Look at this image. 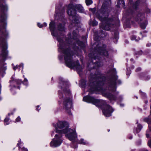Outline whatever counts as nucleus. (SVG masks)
Instances as JSON below:
<instances>
[{
	"label": "nucleus",
	"instance_id": "f257e3e1",
	"mask_svg": "<svg viewBox=\"0 0 151 151\" xmlns=\"http://www.w3.org/2000/svg\"><path fill=\"white\" fill-rule=\"evenodd\" d=\"M57 125L58 128L63 129L58 130L55 126L56 133L57 134L55 135V138L50 142L51 147H57L61 144L62 141V133L65 134L66 137L70 141H74L76 139L77 135L75 130L68 128V125L66 122L59 121L57 123Z\"/></svg>",
	"mask_w": 151,
	"mask_h": 151
},
{
	"label": "nucleus",
	"instance_id": "f03ea898",
	"mask_svg": "<svg viewBox=\"0 0 151 151\" xmlns=\"http://www.w3.org/2000/svg\"><path fill=\"white\" fill-rule=\"evenodd\" d=\"M104 79H105L104 77H101V75L99 74L96 78L90 80L89 84L90 91L93 92L96 91H100L101 89V86L104 83Z\"/></svg>",
	"mask_w": 151,
	"mask_h": 151
},
{
	"label": "nucleus",
	"instance_id": "7ed1b4c3",
	"mask_svg": "<svg viewBox=\"0 0 151 151\" xmlns=\"http://www.w3.org/2000/svg\"><path fill=\"white\" fill-rule=\"evenodd\" d=\"M108 16L107 13H101L99 15H97V17L102 22L100 24V27L103 29L109 30L110 29L109 23L111 22V20L108 18Z\"/></svg>",
	"mask_w": 151,
	"mask_h": 151
},
{
	"label": "nucleus",
	"instance_id": "20e7f679",
	"mask_svg": "<svg viewBox=\"0 0 151 151\" xmlns=\"http://www.w3.org/2000/svg\"><path fill=\"white\" fill-rule=\"evenodd\" d=\"M63 52L65 54V59L66 64L68 66L72 68L74 67L77 68V67L79 66L78 61H77L76 63L73 62L71 55L69 49H67L64 51Z\"/></svg>",
	"mask_w": 151,
	"mask_h": 151
},
{
	"label": "nucleus",
	"instance_id": "39448f33",
	"mask_svg": "<svg viewBox=\"0 0 151 151\" xmlns=\"http://www.w3.org/2000/svg\"><path fill=\"white\" fill-rule=\"evenodd\" d=\"M7 35L6 33H2L0 37V45L1 49L2 55L5 57L7 55L8 52L6 51L7 46L5 38Z\"/></svg>",
	"mask_w": 151,
	"mask_h": 151
},
{
	"label": "nucleus",
	"instance_id": "423d86ee",
	"mask_svg": "<svg viewBox=\"0 0 151 151\" xmlns=\"http://www.w3.org/2000/svg\"><path fill=\"white\" fill-rule=\"evenodd\" d=\"M84 101L87 102L91 103L96 106H99L101 105L100 101L91 96H87L83 98Z\"/></svg>",
	"mask_w": 151,
	"mask_h": 151
},
{
	"label": "nucleus",
	"instance_id": "0eeeda50",
	"mask_svg": "<svg viewBox=\"0 0 151 151\" xmlns=\"http://www.w3.org/2000/svg\"><path fill=\"white\" fill-rule=\"evenodd\" d=\"M63 104L66 109H68L71 108L72 105V101L69 96L64 97Z\"/></svg>",
	"mask_w": 151,
	"mask_h": 151
},
{
	"label": "nucleus",
	"instance_id": "6e6552de",
	"mask_svg": "<svg viewBox=\"0 0 151 151\" xmlns=\"http://www.w3.org/2000/svg\"><path fill=\"white\" fill-rule=\"evenodd\" d=\"M113 111L112 108L108 105L105 106L104 109L103 110V112L106 116H109Z\"/></svg>",
	"mask_w": 151,
	"mask_h": 151
},
{
	"label": "nucleus",
	"instance_id": "1a4fd4ad",
	"mask_svg": "<svg viewBox=\"0 0 151 151\" xmlns=\"http://www.w3.org/2000/svg\"><path fill=\"white\" fill-rule=\"evenodd\" d=\"M106 46L104 45V48H99L98 52L99 55H103L105 56H106L108 55V53L107 51L104 49V48Z\"/></svg>",
	"mask_w": 151,
	"mask_h": 151
},
{
	"label": "nucleus",
	"instance_id": "9d476101",
	"mask_svg": "<svg viewBox=\"0 0 151 151\" xmlns=\"http://www.w3.org/2000/svg\"><path fill=\"white\" fill-rule=\"evenodd\" d=\"M76 9L80 12H83V9L82 6L80 4H77L75 5Z\"/></svg>",
	"mask_w": 151,
	"mask_h": 151
},
{
	"label": "nucleus",
	"instance_id": "9b49d317",
	"mask_svg": "<svg viewBox=\"0 0 151 151\" xmlns=\"http://www.w3.org/2000/svg\"><path fill=\"white\" fill-rule=\"evenodd\" d=\"M144 18V15L141 13L138 14L137 17V19L138 21H141L143 20Z\"/></svg>",
	"mask_w": 151,
	"mask_h": 151
},
{
	"label": "nucleus",
	"instance_id": "f8f14e48",
	"mask_svg": "<svg viewBox=\"0 0 151 151\" xmlns=\"http://www.w3.org/2000/svg\"><path fill=\"white\" fill-rule=\"evenodd\" d=\"M6 19V16L4 14H3L0 16V20L2 22H5Z\"/></svg>",
	"mask_w": 151,
	"mask_h": 151
},
{
	"label": "nucleus",
	"instance_id": "ddd939ff",
	"mask_svg": "<svg viewBox=\"0 0 151 151\" xmlns=\"http://www.w3.org/2000/svg\"><path fill=\"white\" fill-rule=\"evenodd\" d=\"M64 25L65 24L63 23L62 24H59L58 25V29L59 30L64 31Z\"/></svg>",
	"mask_w": 151,
	"mask_h": 151
},
{
	"label": "nucleus",
	"instance_id": "4468645a",
	"mask_svg": "<svg viewBox=\"0 0 151 151\" xmlns=\"http://www.w3.org/2000/svg\"><path fill=\"white\" fill-rule=\"evenodd\" d=\"M50 28L51 30L53 31L54 28V23L51 22L50 24Z\"/></svg>",
	"mask_w": 151,
	"mask_h": 151
},
{
	"label": "nucleus",
	"instance_id": "2eb2a0df",
	"mask_svg": "<svg viewBox=\"0 0 151 151\" xmlns=\"http://www.w3.org/2000/svg\"><path fill=\"white\" fill-rule=\"evenodd\" d=\"M67 13L70 16H74L75 15V13H74V14H73L72 12V11L71 9H69L67 11Z\"/></svg>",
	"mask_w": 151,
	"mask_h": 151
},
{
	"label": "nucleus",
	"instance_id": "dca6fc26",
	"mask_svg": "<svg viewBox=\"0 0 151 151\" xmlns=\"http://www.w3.org/2000/svg\"><path fill=\"white\" fill-rule=\"evenodd\" d=\"M147 24V23L146 22L145 23H142L140 24V26L143 29H145L146 26Z\"/></svg>",
	"mask_w": 151,
	"mask_h": 151
},
{
	"label": "nucleus",
	"instance_id": "f3484780",
	"mask_svg": "<svg viewBox=\"0 0 151 151\" xmlns=\"http://www.w3.org/2000/svg\"><path fill=\"white\" fill-rule=\"evenodd\" d=\"M131 39L132 40H135L136 41H138L140 39L138 37H137L136 36H133L132 37Z\"/></svg>",
	"mask_w": 151,
	"mask_h": 151
},
{
	"label": "nucleus",
	"instance_id": "a211bd4d",
	"mask_svg": "<svg viewBox=\"0 0 151 151\" xmlns=\"http://www.w3.org/2000/svg\"><path fill=\"white\" fill-rule=\"evenodd\" d=\"M86 2L87 5H89L92 3V0H86Z\"/></svg>",
	"mask_w": 151,
	"mask_h": 151
},
{
	"label": "nucleus",
	"instance_id": "6ab92c4d",
	"mask_svg": "<svg viewBox=\"0 0 151 151\" xmlns=\"http://www.w3.org/2000/svg\"><path fill=\"white\" fill-rule=\"evenodd\" d=\"M1 8L2 10H6L7 9V7L6 5H3L1 7Z\"/></svg>",
	"mask_w": 151,
	"mask_h": 151
},
{
	"label": "nucleus",
	"instance_id": "aec40b11",
	"mask_svg": "<svg viewBox=\"0 0 151 151\" xmlns=\"http://www.w3.org/2000/svg\"><path fill=\"white\" fill-rule=\"evenodd\" d=\"M96 65L97 66L99 67L103 65L102 63L101 62H97L96 63Z\"/></svg>",
	"mask_w": 151,
	"mask_h": 151
},
{
	"label": "nucleus",
	"instance_id": "412c9836",
	"mask_svg": "<svg viewBox=\"0 0 151 151\" xmlns=\"http://www.w3.org/2000/svg\"><path fill=\"white\" fill-rule=\"evenodd\" d=\"M98 24V22L95 21H93V22L92 25L93 26H96Z\"/></svg>",
	"mask_w": 151,
	"mask_h": 151
},
{
	"label": "nucleus",
	"instance_id": "4be33fe9",
	"mask_svg": "<svg viewBox=\"0 0 151 151\" xmlns=\"http://www.w3.org/2000/svg\"><path fill=\"white\" fill-rule=\"evenodd\" d=\"M80 142L83 144H85V142H84V141L83 139H81L80 140Z\"/></svg>",
	"mask_w": 151,
	"mask_h": 151
},
{
	"label": "nucleus",
	"instance_id": "5701e85b",
	"mask_svg": "<svg viewBox=\"0 0 151 151\" xmlns=\"http://www.w3.org/2000/svg\"><path fill=\"white\" fill-rule=\"evenodd\" d=\"M119 1V2L118 3V4H119V5H120L119 4H121V3L124 4V1H123V0H120Z\"/></svg>",
	"mask_w": 151,
	"mask_h": 151
},
{
	"label": "nucleus",
	"instance_id": "b1692460",
	"mask_svg": "<svg viewBox=\"0 0 151 151\" xmlns=\"http://www.w3.org/2000/svg\"><path fill=\"white\" fill-rule=\"evenodd\" d=\"M38 26L40 28H42L43 27V26L42 24H40V23H38L37 24Z\"/></svg>",
	"mask_w": 151,
	"mask_h": 151
},
{
	"label": "nucleus",
	"instance_id": "393cba45",
	"mask_svg": "<svg viewBox=\"0 0 151 151\" xmlns=\"http://www.w3.org/2000/svg\"><path fill=\"white\" fill-rule=\"evenodd\" d=\"M115 85H116L115 83V82H114L113 83V85L112 86V87L114 88V89H115Z\"/></svg>",
	"mask_w": 151,
	"mask_h": 151
},
{
	"label": "nucleus",
	"instance_id": "a878e982",
	"mask_svg": "<svg viewBox=\"0 0 151 151\" xmlns=\"http://www.w3.org/2000/svg\"><path fill=\"white\" fill-rule=\"evenodd\" d=\"M20 120V118L19 117H18L16 119V121L17 122L19 121Z\"/></svg>",
	"mask_w": 151,
	"mask_h": 151
},
{
	"label": "nucleus",
	"instance_id": "bb28decb",
	"mask_svg": "<svg viewBox=\"0 0 151 151\" xmlns=\"http://www.w3.org/2000/svg\"><path fill=\"white\" fill-rule=\"evenodd\" d=\"M73 35L74 37H76L77 35L74 32H73Z\"/></svg>",
	"mask_w": 151,
	"mask_h": 151
},
{
	"label": "nucleus",
	"instance_id": "cd10ccee",
	"mask_svg": "<svg viewBox=\"0 0 151 151\" xmlns=\"http://www.w3.org/2000/svg\"><path fill=\"white\" fill-rule=\"evenodd\" d=\"M141 70V68H138L136 69V71H140Z\"/></svg>",
	"mask_w": 151,
	"mask_h": 151
},
{
	"label": "nucleus",
	"instance_id": "c85d7f7f",
	"mask_svg": "<svg viewBox=\"0 0 151 151\" xmlns=\"http://www.w3.org/2000/svg\"><path fill=\"white\" fill-rule=\"evenodd\" d=\"M91 54H89V57H91L92 58H93L94 59H96L97 58H95V57L94 58L93 57H91Z\"/></svg>",
	"mask_w": 151,
	"mask_h": 151
},
{
	"label": "nucleus",
	"instance_id": "c756f323",
	"mask_svg": "<svg viewBox=\"0 0 151 151\" xmlns=\"http://www.w3.org/2000/svg\"><path fill=\"white\" fill-rule=\"evenodd\" d=\"M9 120L8 119H5L4 120L5 122H7Z\"/></svg>",
	"mask_w": 151,
	"mask_h": 151
},
{
	"label": "nucleus",
	"instance_id": "7c9ffc66",
	"mask_svg": "<svg viewBox=\"0 0 151 151\" xmlns=\"http://www.w3.org/2000/svg\"><path fill=\"white\" fill-rule=\"evenodd\" d=\"M23 149L24 150V151H27V150L26 149V148H23Z\"/></svg>",
	"mask_w": 151,
	"mask_h": 151
},
{
	"label": "nucleus",
	"instance_id": "2f4dec72",
	"mask_svg": "<svg viewBox=\"0 0 151 151\" xmlns=\"http://www.w3.org/2000/svg\"><path fill=\"white\" fill-rule=\"evenodd\" d=\"M73 5L72 4H69V5L68 6H69V7H70V6H71V7H72V6H73Z\"/></svg>",
	"mask_w": 151,
	"mask_h": 151
},
{
	"label": "nucleus",
	"instance_id": "473e14b6",
	"mask_svg": "<svg viewBox=\"0 0 151 151\" xmlns=\"http://www.w3.org/2000/svg\"><path fill=\"white\" fill-rule=\"evenodd\" d=\"M146 135L147 137V138L149 137V135L148 134H147Z\"/></svg>",
	"mask_w": 151,
	"mask_h": 151
},
{
	"label": "nucleus",
	"instance_id": "72a5a7b5",
	"mask_svg": "<svg viewBox=\"0 0 151 151\" xmlns=\"http://www.w3.org/2000/svg\"><path fill=\"white\" fill-rule=\"evenodd\" d=\"M43 25H44V26H45V27L47 25L45 23H44V24Z\"/></svg>",
	"mask_w": 151,
	"mask_h": 151
},
{
	"label": "nucleus",
	"instance_id": "f704fd0d",
	"mask_svg": "<svg viewBox=\"0 0 151 151\" xmlns=\"http://www.w3.org/2000/svg\"><path fill=\"white\" fill-rule=\"evenodd\" d=\"M111 96H112V95H109V96H107V97H111Z\"/></svg>",
	"mask_w": 151,
	"mask_h": 151
},
{
	"label": "nucleus",
	"instance_id": "c9c22d12",
	"mask_svg": "<svg viewBox=\"0 0 151 151\" xmlns=\"http://www.w3.org/2000/svg\"><path fill=\"white\" fill-rule=\"evenodd\" d=\"M16 68H14V70H15Z\"/></svg>",
	"mask_w": 151,
	"mask_h": 151
},
{
	"label": "nucleus",
	"instance_id": "e433bc0d",
	"mask_svg": "<svg viewBox=\"0 0 151 151\" xmlns=\"http://www.w3.org/2000/svg\"><path fill=\"white\" fill-rule=\"evenodd\" d=\"M58 41H59V42H60V40H59L58 39Z\"/></svg>",
	"mask_w": 151,
	"mask_h": 151
},
{
	"label": "nucleus",
	"instance_id": "4c0bfd02",
	"mask_svg": "<svg viewBox=\"0 0 151 151\" xmlns=\"http://www.w3.org/2000/svg\"><path fill=\"white\" fill-rule=\"evenodd\" d=\"M113 91H115V90L114 89H113Z\"/></svg>",
	"mask_w": 151,
	"mask_h": 151
},
{
	"label": "nucleus",
	"instance_id": "58836bf2",
	"mask_svg": "<svg viewBox=\"0 0 151 151\" xmlns=\"http://www.w3.org/2000/svg\"><path fill=\"white\" fill-rule=\"evenodd\" d=\"M149 146H150V145L149 143Z\"/></svg>",
	"mask_w": 151,
	"mask_h": 151
},
{
	"label": "nucleus",
	"instance_id": "ea45409f",
	"mask_svg": "<svg viewBox=\"0 0 151 151\" xmlns=\"http://www.w3.org/2000/svg\"><path fill=\"white\" fill-rule=\"evenodd\" d=\"M97 57H98V58H98V57H99V56H97Z\"/></svg>",
	"mask_w": 151,
	"mask_h": 151
}]
</instances>
